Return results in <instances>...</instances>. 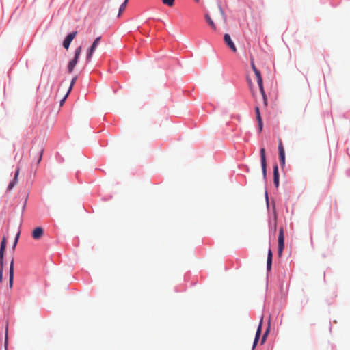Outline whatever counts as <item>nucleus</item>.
<instances>
[{
    "mask_svg": "<svg viewBox=\"0 0 350 350\" xmlns=\"http://www.w3.org/2000/svg\"><path fill=\"white\" fill-rule=\"evenodd\" d=\"M81 50H82V48L81 46H79L76 50H75V57L74 58L70 60L68 64V72L69 73H72L73 70H74V68L75 66H76L77 62H78V59H79V55L81 53Z\"/></svg>",
    "mask_w": 350,
    "mask_h": 350,
    "instance_id": "nucleus-1",
    "label": "nucleus"
},
{
    "mask_svg": "<svg viewBox=\"0 0 350 350\" xmlns=\"http://www.w3.org/2000/svg\"><path fill=\"white\" fill-rule=\"evenodd\" d=\"M81 50H82V48L81 46H79L76 50H75V57L74 58L70 60L68 64V72L69 73H72L73 70H74V68L75 66H76L77 62H78V59H79V55L81 53Z\"/></svg>",
    "mask_w": 350,
    "mask_h": 350,
    "instance_id": "nucleus-2",
    "label": "nucleus"
},
{
    "mask_svg": "<svg viewBox=\"0 0 350 350\" xmlns=\"http://www.w3.org/2000/svg\"><path fill=\"white\" fill-rule=\"evenodd\" d=\"M81 50H82V48L81 46H79L76 50H75V57L74 58L70 60L68 64V72L69 73H72L73 70H74V68L75 66H76L77 62H78V59H79V55L81 53Z\"/></svg>",
    "mask_w": 350,
    "mask_h": 350,
    "instance_id": "nucleus-3",
    "label": "nucleus"
},
{
    "mask_svg": "<svg viewBox=\"0 0 350 350\" xmlns=\"http://www.w3.org/2000/svg\"><path fill=\"white\" fill-rule=\"evenodd\" d=\"M284 248V229L281 228L280 229L279 235H278V256H281L283 250Z\"/></svg>",
    "mask_w": 350,
    "mask_h": 350,
    "instance_id": "nucleus-4",
    "label": "nucleus"
},
{
    "mask_svg": "<svg viewBox=\"0 0 350 350\" xmlns=\"http://www.w3.org/2000/svg\"><path fill=\"white\" fill-rule=\"evenodd\" d=\"M260 161H261V166H262V171L264 178H266L267 175V163H266V155H265V148H260Z\"/></svg>",
    "mask_w": 350,
    "mask_h": 350,
    "instance_id": "nucleus-5",
    "label": "nucleus"
},
{
    "mask_svg": "<svg viewBox=\"0 0 350 350\" xmlns=\"http://www.w3.org/2000/svg\"><path fill=\"white\" fill-rule=\"evenodd\" d=\"M100 38H101L100 37H98V38H96L94 40L93 44H92L90 49H89V51H88V53H87V60L88 61L90 60L93 53L96 50V47H97V46H98V43H99V42L100 40Z\"/></svg>",
    "mask_w": 350,
    "mask_h": 350,
    "instance_id": "nucleus-6",
    "label": "nucleus"
},
{
    "mask_svg": "<svg viewBox=\"0 0 350 350\" xmlns=\"http://www.w3.org/2000/svg\"><path fill=\"white\" fill-rule=\"evenodd\" d=\"M76 35H77V31H73V32L69 33L66 37V38L64 39V42H63V46L66 49H68L71 42L75 38Z\"/></svg>",
    "mask_w": 350,
    "mask_h": 350,
    "instance_id": "nucleus-7",
    "label": "nucleus"
},
{
    "mask_svg": "<svg viewBox=\"0 0 350 350\" xmlns=\"http://www.w3.org/2000/svg\"><path fill=\"white\" fill-rule=\"evenodd\" d=\"M44 234V229L42 227H36L32 231V237L35 240H39Z\"/></svg>",
    "mask_w": 350,
    "mask_h": 350,
    "instance_id": "nucleus-8",
    "label": "nucleus"
},
{
    "mask_svg": "<svg viewBox=\"0 0 350 350\" xmlns=\"http://www.w3.org/2000/svg\"><path fill=\"white\" fill-rule=\"evenodd\" d=\"M278 151L281 165L284 166L285 165V152L284 148L281 141H280L279 142Z\"/></svg>",
    "mask_w": 350,
    "mask_h": 350,
    "instance_id": "nucleus-9",
    "label": "nucleus"
},
{
    "mask_svg": "<svg viewBox=\"0 0 350 350\" xmlns=\"http://www.w3.org/2000/svg\"><path fill=\"white\" fill-rule=\"evenodd\" d=\"M224 40L225 43L228 45V46L233 51L237 52V48L235 46V44L232 42L230 36L229 34L226 33L224 37Z\"/></svg>",
    "mask_w": 350,
    "mask_h": 350,
    "instance_id": "nucleus-10",
    "label": "nucleus"
},
{
    "mask_svg": "<svg viewBox=\"0 0 350 350\" xmlns=\"http://www.w3.org/2000/svg\"><path fill=\"white\" fill-rule=\"evenodd\" d=\"M6 247V239L5 237L3 238L1 247H0V265L1 267L3 266V257H4V252Z\"/></svg>",
    "mask_w": 350,
    "mask_h": 350,
    "instance_id": "nucleus-11",
    "label": "nucleus"
},
{
    "mask_svg": "<svg viewBox=\"0 0 350 350\" xmlns=\"http://www.w3.org/2000/svg\"><path fill=\"white\" fill-rule=\"evenodd\" d=\"M255 113H256V120L258 121L259 131L261 132L262 131L263 123H262V120L260 113V109L258 106L255 107Z\"/></svg>",
    "mask_w": 350,
    "mask_h": 350,
    "instance_id": "nucleus-12",
    "label": "nucleus"
},
{
    "mask_svg": "<svg viewBox=\"0 0 350 350\" xmlns=\"http://www.w3.org/2000/svg\"><path fill=\"white\" fill-rule=\"evenodd\" d=\"M13 280H14V259L12 258L10 262V271H9V284H10V287L12 286Z\"/></svg>",
    "mask_w": 350,
    "mask_h": 350,
    "instance_id": "nucleus-13",
    "label": "nucleus"
},
{
    "mask_svg": "<svg viewBox=\"0 0 350 350\" xmlns=\"http://www.w3.org/2000/svg\"><path fill=\"white\" fill-rule=\"evenodd\" d=\"M273 183L276 187L279 186V172L277 165H275L273 167Z\"/></svg>",
    "mask_w": 350,
    "mask_h": 350,
    "instance_id": "nucleus-14",
    "label": "nucleus"
},
{
    "mask_svg": "<svg viewBox=\"0 0 350 350\" xmlns=\"http://www.w3.org/2000/svg\"><path fill=\"white\" fill-rule=\"evenodd\" d=\"M262 323V319L260 320V324L258 325V327L256 333V336H255L254 341L253 343V349L255 348V347L257 345L258 341L259 340V338H260V336L261 334Z\"/></svg>",
    "mask_w": 350,
    "mask_h": 350,
    "instance_id": "nucleus-15",
    "label": "nucleus"
},
{
    "mask_svg": "<svg viewBox=\"0 0 350 350\" xmlns=\"http://www.w3.org/2000/svg\"><path fill=\"white\" fill-rule=\"evenodd\" d=\"M272 258H273L272 251H271V248H269L268 250L267 259V271H270L271 269Z\"/></svg>",
    "mask_w": 350,
    "mask_h": 350,
    "instance_id": "nucleus-16",
    "label": "nucleus"
},
{
    "mask_svg": "<svg viewBox=\"0 0 350 350\" xmlns=\"http://www.w3.org/2000/svg\"><path fill=\"white\" fill-rule=\"evenodd\" d=\"M18 174H19V168H18L16 170V171L15 172V174H14V178L13 180H12L9 183V185L8 186V190L10 191L11 189H12V188L14 187L15 184L17 183Z\"/></svg>",
    "mask_w": 350,
    "mask_h": 350,
    "instance_id": "nucleus-17",
    "label": "nucleus"
},
{
    "mask_svg": "<svg viewBox=\"0 0 350 350\" xmlns=\"http://www.w3.org/2000/svg\"><path fill=\"white\" fill-rule=\"evenodd\" d=\"M205 19H206V21L208 23V24L210 25V27L213 29V30H216V26L213 22V21L212 20V18H211V16H209V14H205Z\"/></svg>",
    "mask_w": 350,
    "mask_h": 350,
    "instance_id": "nucleus-18",
    "label": "nucleus"
},
{
    "mask_svg": "<svg viewBox=\"0 0 350 350\" xmlns=\"http://www.w3.org/2000/svg\"><path fill=\"white\" fill-rule=\"evenodd\" d=\"M77 77H75L72 81H71V83H70V88H69V90L67 92V94H66V96H64V98L62 99V100L61 101V104H62L63 102H64V100H66V97L68 96L69 92H70L72 88L73 87L74 84L75 83L76 81H77Z\"/></svg>",
    "mask_w": 350,
    "mask_h": 350,
    "instance_id": "nucleus-19",
    "label": "nucleus"
},
{
    "mask_svg": "<svg viewBox=\"0 0 350 350\" xmlns=\"http://www.w3.org/2000/svg\"><path fill=\"white\" fill-rule=\"evenodd\" d=\"M254 72L255 73V75L256 77L258 83H260L261 81H262V78L260 72L258 69H254Z\"/></svg>",
    "mask_w": 350,
    "mask_h": 350,
    "instance_id": "nucleus-20",
    "label": "nucleus"
},
{
    "mask_svg": "<svg viewBox=\"0 0 350 350\" xmlns=\"http://www.w3.org/2000/svg\"><path fill=\"white\" fill-rule=\"evenodd\" d=\"M128 3V0H124V1L121 4L120 8H119V13L118 16H120L122 14V12L125 10L126 4Z\"/></svg>",
    "mask_w": 350,
    "mask_h": 350,
    "instance_id": "nucleus-21",
    "label": "nucleus"
},
{
    "mask_svg": "<svg viewBox=\"0 0 350 350\" xmlns=\"http://www.w3.org/2000/svg\"><path fill=\"white\" fill-rule=\"evenodd\" d=\"M43 152H44V150L42 148H40L38 151V161H37V163H39L41 160H42V154H43Z\"/></svg>",
    "mask_w": 350,
    "mask_h": 350,
    "instance_id": "nucleus-22",
    "label": "nucleus"
},
{
    "mask_svg": "<svg viewBox=\"0 0 350 350\" xmlns=\"http://www.w3.org/2000/svg\"><path fill=\"white\" fill-rule=\"evenodd\" d=\"M163 3L172 7L174 4V0H162Z\"/></svg>",
    "mask_w": 350,
    "mask_h": 350,
    "instance_id": "nucleus-23",
    "label": "nucleus"
},
{
    "mask_svg": "<svg viewBox=\"0 0 350 350\" xmlns=\"http://www.w3.org/2000/svg\"><path fill=\"white\" fill-rule=\"evenodd\" d=\"M269 329L268 328L265 332L264 333L263 336H262V340H261V344H263L265 341H266V339H267V337L269 334Z\"/></svg>",
    "mask_w": 350,
    "mask_h": 350,
    "instance_id": "nucleus-24",
    "label": "nucleus"
},
{
    "mask_svg": "<svg viewBox=\"0 0 350 350\" xmlns=\"http://www.w3.org/2000/svg\"><path fill=\"white\" fill-rule=\"evenodd\" d=\"M258 84L259 88H260V90L261 94H265V90H264V88H263L262 81H261V83H258Z\"/></svg>",
    "mask_w": 350,
    "mask_h": 350,
    "instance_id": "nucleus-25",
    "label": "nucleus"
},
{
    "mask_svg": "<svg viewBox=\"0 0 350 350\" xmlns=\"http://www.w3.org/2000/svg\"><path fill=\"white\" fill-rule=\"evenodd\" d=\"M219 12H220V13H221V14L222 16L224 21L226 22V17H225V15H224V12L223 11L222 8L220 6L219 7Z\"/></svg>",
    "mask_w": 350,
    "mask_h": 350,
    "instance_id": "nucleus-26",
    "label": "nucleus"
},
{
    "mask_svg": "<svg viewBox=\"0 0 350 350\" xmlns=\"http://www.w3.org/2000/svg\"><path fill=\"white\" fill-rule=\"evenodd\" d=\"M262 98H263L264 104H265V106H267V96H266L265 94H262Z\"/></svg>",
    "mask_w": 350,
    "mask_h": 350,
    "instance_id": "nucleus-27",
    "label": "nucleus"
},
{
    "mask_svg": "<svg viewBox=\"0 0 350 350\" xmlns=\"http://www.w3.org/2000/svg\"><path fill=\"white\" fill-rule=\"evenodd\" d=\"M19 235H20V234H19V233H18V234H16V237L15 241H14V247L16 245V244H17V242H18V238H19Z\"/></svg>",
    "mask_w": 350,
    "mask_h": 350,
    "instance_id": "nucleus-28",
    "label": "nucleus"
},
{
    "mask_svg": "<svg viewBox=\"0 0 350 350\" xmlns=\"http://www.w3.org/2000/svg\"><path fill=\"white\" fill-rule=\"evenodd\" d=\"M3 267H3L0 266V280H2Z\"/></svg>",
    "mask_w": 350,
    "mask_h": 350,
    "instance_id": "nucleus-29",
    "label": "nucleus"
},
{
    "mask_svg": "<svg viewBox=\"0 0 350 350\" xmlns=\"http://www.w3.org/2000/svg\"><path fill=\"white\" fill-rule=\"evenodd\" d=\"M252 70H253L254 72V69H257L256 67L255 66L254 63L253 62H252Z\"/></svg>",
    "mask_w": 350,
    "mask_h": 350,
    "instance_id": "nucleus-30",
    "label": "nucleus"
},
{
    "mask_svg": "<svg viewBox=\"0 0 350 350\" xmlns=\"http://www.w3.org/2000/svg\"><path fill=\"white\" fill-rule=\"evenodd\" d=\"M248 83H249L250 88L251 91H252V87L251 81H249Z\"/></svg>",
    "mask_w": 350,
    "mask_h": 350,
    "instance_id": "nucleus-31",
    "label": "nucleus"
},
{
    "mask_svg": "<svg viewBox=\"0 0 350 350\" xmlns=\"http://www.w3.org/2000/svg\"><path fill=\"white\" fill-rule=\"evenodd\" d=\"M196 2H198L200 0H195Z\"/></svg>",
    "mask_w": 350,
    "mask_h": 350,
    "instance_id": "nucleus-32",
    "label": "nucleus"
}]
</instances>
